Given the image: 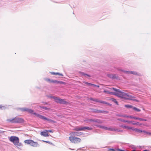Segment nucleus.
<instances>
[{
  "instance_id": "nucleus-1",
  "label": "nucleus",
  "mask_w": 151,
  "mask_h": 151,
  "mask_svg": "<svg viewBox=\"0 0 151 151\" xmlns=\"http://www.w3.org/2000/svg\"><path fill=\"white\" fill-rule=\"evenodd\" d=\"M107 89L108 90H110V91L112 92L113 91H114V92H113V93H118V94L117 95H115L119 97L126 99L132 100L134 101L137 102L138 101V100L134 99L135 98L134 96L129 95L128 93L120 91L118 89H117L114 88H108Z\"/></svg>"
},
{
  "instance_id": "nucleus-2",
  "label": "nucleus",
  "mask_w": 151,
  "mask_h": 151,
  "mask_svg": "<svg viewBox=\"0 0 151 151\" xmlns=\"http://www.w3.org/2000/svg\"><path fill=\"white\" fill-rule=\"evenodd\" d=\"M9 139L14 145L17 146V147L22 145V144L19 142V138L17 137L14 136H11L9 138Z\"/></svg>"
},
{
  "instance_id": "nucleus-3",
  "label": "nucleus",
  "mask_w": 151,
  "mask_h": 151,
  "mask_svg": "<svg viewBox=\"0 0 151 151\" xmlns=\"http://www.w3.org/2000/svg\"><path fill=\"white\" fill-rule=\"evenodd\" d=\"M7 121L9 122L15 123H20L24 122L23 119L17 117L12 119H7Z\"/></svg>"
},
{
  "instance_id": "nucleus-4",
  "label": "nucleus",
  "mask_w": 151,
  "mask_h": 151,
  "mask_svg": "<svg viewBox=\"0 0 151 151\" xmlns=\"http://www.w3.org/2000/svg\"><path fill=\"white\" fill-rule=\"evenodd\" d=\"M69 139L72 143H78L81 142V139L80 138L71 136L69 137Z\"/></svg>"
},
{
  "instance_id": "nucleus-5",
  "label": "nucleus",
  "mask_w": 151,
  "mask_h": 151,
  "mask_svg": "<svg viewBox=\"0 0 151 151\" xmlns=\"http://www.w3.org/2000/svg\"><path fill=\"white\" fill-rule=\"evenodd\" d=\"M117 70L118 71H119L123 72L124 73L127 74H134L135 75H140L139 73H138L135 71H125L120 68H117Z\"/></svg>"
},
{
  "instance_id": "nucleus-6",
  "label": "nucleus",
  "mask_w": 151,
  "mask_h": 151,
  "mask_svg": "<svg viewBox=\"0 0 151 151\" xmlns=\"http://www.w3.org/2000/svg\"><path fill=\"white\" fill-rule=\"evenodd\" d=\"M52 98L55 100V101L60 104H67L68 102L64 100L63 99H62L59 98H57L55 96H53Z\"/></svg>"
},
{
  "instance_id": "nucleus-7",
  "label": "nucleus",
  "mask_w": 151,
  "mask_h": 151,
  "mask_svg": "<svg viewBox=\"0 0 151 151\" xmlns=\"http://www.w3.org/2000/svg\"><path fill=\"white\" fill-rule=\"evenodd\" d=\"M85 121L87 122V123H90L91 122H96L99 123H101L103 122L101 121L99 119H87Z\"/></svg>"
},
{
  "instance_id": "nucleus-8",
  "label": "nucleus",
  "mask_w": 151,
  "mask_h": 151,
  "mask_svg": "<svg viewBox=\"0 0 151 151\" xmlns=\"http://www.w3.org/2000/svg\"><path fill=\"white\" fill-rule=\"evenodd\" d=\"M92 129L91 127H76L74 129V130L76 131H83L85 129H87L89 130H91Z\"/></svg>"
},
{
  "instance_id": "nucleus-9",
  "label": "nucleus",
  "mask_w": 151,
  "mask_h": 151,
  "mask_svg": "<svg viewBox=\"0 0 151 151\" xmlns=\"http://www.w3.org/2000/svg\"><path fill=\"white\" fill-rule=\"evenodd\" d=\"M19 109L22 111H26L31 114H33L34 115V113H35L34 112L33 110L28 108H20Z\"/></svg>"
},
{
  "instance_id": "nucleus-10",
  "label": "nucleus",
  "mask_w": 151,
  "mask_h": 151,
  "mask_svg": "<svg viewBox=\"0 0 151 151\" xmlns=\"http://www.w3.org/2000/svg\"><path fill=\"white\" fill-rule=\"evenodd\" d=\"M127 118H129L131 119H133L136 120H139L141 121H145L147 120L144 119L140 118L139 117H136L135 116H132L129 115L128 116Z\"/></svg>"
},
{
  "instance_id": "nucleus-11",
  "label": "nucleus",
  "mask_w": 151,
  "mask_h": 151,
  "mask_svg": "<svg viewBox=\"0 0 151 151\" xmlns=\"http://www.w3.org/2000/svg\"><path fill=\"white\" fill-rule=\"evenodd\" d=\"M70 135L73 136H78L81 135V133L79 132H72L70 134Z\"/></svg>"
},
{
  "instance_id": "nucleus-12",
  "label": "nucleus",
  "mask_w": 151,
  "mask_h": 151,
  "mask_svg": "<svg viewBox=\"0 0 151 151\" xmlns=\"http://www.w3.org/2000/svg\"><path fill=\"white\" fill-rule=\"evenodd\" d=\"M103 92L104 93L112 95H117L118 94L116 93H113V92L110 91L108 90V89L104 90Z\"/></svg>"
},
{
  "instance_id": "nucleus-13",
  "label": "nucleus",
  "mask_w": 151,
  "mask_h": 151,
  "mask_svg": "<svg viewBox=\"0 0 151 151\" xmlns=\"http://www.w3.org/2000/svg\"><path fill=\"white\" fill-rule=\"evenodd\" d=\"M34 115H36L37 116L40 118L41 119H43L44 120H45L46 119H47V118L46 117H45V116H44L42 115H40L38 114H37L36 113H34Z\"/></svg>"
},
{
  "instance_id": "nucleus-14",
  "label": "nucleus",
  "mask_w": 151,
  "mask_h": 151,
  "mask_svg": "<svg viewBox=\"0 0 151 151\" xmlns=\"http://www.w3.org/2000/svg\"><path fill=\"white\" fill-rule=\"evenodd\" d=\"M30 145L34 147H37L39 146V145L37 142H34L32 140Z\"/></svg>"
},
{
  "instance_id": "nucleus-15",
  "label": "nucleus",
  "mask_w": 151,
  "mask_h": 151,
  "mask_svg": "<svg viewBox=\"0 0 151 151\" xmlns=\"http://www.w3.org/2000/svg\"><path fill=\"white\" fill-rule=\"evenodd\" d=\"M119 127H121L122 128L124 129H131L132 128V127L126 125H119Z\"/></svg>"
},
{
  "instance_id": "nucleus-16",
  "label": "nucleus",
  "mask_w": 151,
  "mask_h": 151,
  "mask_svg": "<svg viewBox=\"0 0 151 151\" xmlns=\"http://www.w3.org/2000/svg\"><path fill=\"white\" fill-rule=\"evenodd\" d=\"M131 129L137 133H141L143 132V130H141L139 129L133 127H132Z\"/></svg>"
},
{
  "instance_id": "nucleus-17",
  "label": "nucleus",
  "mask_w": 151,
  "mask_h": 151,
  "mask_svg": "<svg viewBox=\"0 0 151 151\" xmlns=\"http://www.w3.org/2000/svg\"><path fill=\"white\" fill-rule=\"evenodd\" d=\"M40 134L41 135L45 137L49 136L46 130L45 131L41 132L40 133Z\"/></svg>"
},
{
  "instance_id": "nucleus-18",
  "label": "nucleus",
  "mask_w": 151,
  "mask_h": 151,
  "mask_svg": "<svg viewBox=\"0 0 151 151\" xmlns=\"http://www.w3.org/2000/svg\"><path fill=\"white\" fill-rule=\"evenodd\" d=\"M128 146L129 147L133 149V150H137V147L134 145L129 144Z\"/></svg>"
},
{
  "instance_id": "nucleus-19",
  "label": "nucleus",
  "mask_w": 151,
  "mask_h": 151,
  "mask_svg": "<svg viewBox=\"0 0 151 151\" xmlns=\"http://www.w3.org/2000/svg\"><path fill=\"white\" fill-rule=\"evenodd\" d=\"M107 76L112 79H114L115 78H116V76L114 75H112L111 74H107Z\"/></svg>"
},
{
  "instance_id": "nucleus-20",
  "label": "nucleus",
  "mask_w": 151,
  "mask_h": 151,
  "mask_svg": "<svg viewBox=\"0 0 151 151\" xmlns=\"http://www.w3.org/2000/svg\"><path fill=\"white\" fill-rule=\"evenodd\" d=\"M79 73H80V74L82 76H87L88 77H90V76L89 75H88V74H85V73H84L83 72H79Z\"/></svg>"
},
{
  "instance_id": "nucleus-21",
  "label": "nucleus",
  "mask_w": 151,
  "mask_h": 151,
  "mask_svg": "<svg viewBox=\"0 0 151 151\" xmlns=\"http://www.w3.org/2000/svg\"><path fill=\"white\" fill-rule=\"evenodd\" d=\"M32 141V140L27 139L25 140L24 142L30 145Z\"/></svg>"
},
{
  "instance_id": "nucleus-22",
  "label": "nucleus",
  "mask_w": 151,
  "mask_h": 151,
  "mask_svg": "<svg viewBox=\"0 0 151 151\" xmlns=\"http://www.w3.org/2000/svg\"><path fill=\"white\" fill-rule=\"evenodd\" d=\"M128 115H122V114H118L116 115V116H118L122 117H125L127 118Z\"/></svg>"
},
{
  "instance_id": "nucleus-23",
  "label": "nucleus",
  "mask_w": 151,
  "mask_h": 151,
  "mask_svg": "<svg viewBox=\"0 0 151 151\" xmlns=\"http://www.w3.org/2000/svg\"><path fill=\"white\" fill-rule=\"evenodd\" d=\"M51 73L53 75H59L61 76H63V75L62 74H61V73H55L54 72H51Z\"/></svg>"
},
{
  "instance_id": "nucleus-24",
  "label": "nucleus",
  "mask_w": 151,
  "mask_h": 151,
  "mask_svg": "<svg viewBox=\"0 0 151 151\" xmlns=\"http://www.w3.org/2000/svg\"><path fill=\"white\" fill-rule=\"evenodd\" d=\"M108 151H119V149H114L109 148L108 149Z\"/></svg>"
},
{
  "instance_id": "nucleus-25",
  "label": "nucleus",
  "mask_w": 151,
  "mask_h": 151,
  "mask_svg": "<svg viewBox=\"0 0 151 151\" xmlns=\"http://www.w3.org/2000/svg\"><path fill=\"white\" fill-rule=\"evenodd\" d=\"M106 130H110L112 131H115V129L114 128H108L107 127V129Z\"/></svg>"
},
{
  "instance_id": "nucleus-26",
  "label": "nucleus",
  "mask_w": 151,
  "mask_h": 151,
  "mask_svg": "<svg viewBox=\"0 0 151 151\" xmlns=\"http://www.w3.org/2000/svg\"><path fill=\"white\" fill-rule=\"evenodd\" d=\"M47 120L49 122H50L55 123L56 122L50 119H48L47 118V119L45 120Z\"/></svg>"
},
{
  "instance_id": "nucleus-27",
  "label": "nucleus",
  "mask_w": 151,
  "mask_h": 151,
  "mask_svg": "<svg viewBox=\"0 0 151 151\" xmlns=\"http://www.w3.org/2000/svg\"><path fill=\"white\" fill-rule=\"evenodd\" d=\"M90 99V100H92V101H93L96 102H98L99 101V100L97 99L91 98Z\"/></svg>"
},
{
  "instance_id": "nucleus-28",
  "label": "nucleus",
  "mask_w": 151,
  "mask_h": 151,
  "mask_svg": "<svg viewBox=\"0 0 151 151\" xmlns=\"http://www.w3.org/2000/svg\"><path fill=\"white\" fill-rule=\"evenodd\" d=\"M40 107L41 108L43 109L47 110H49L50 109L49 108L45 107L43 106H40Z\"/></svg>"
},
{
  "instance_id": "nucleus-29",
  "label": "nucleus",
  "mask_w": 151,
  "mask_h": 151,
  "mask_svg": "<svg viewBox=\"0 0 151 151\" xmlns=\"http://www.w3.org/2000/svg\"><path fill=\"white\" fill-rule=\"evenodd\" d=\"M132 124L134 125H141V124H139V123L137 122H132Z\"/></svg>"
},
{
  "instance_id": "nucleus-30",
  "label": "nucleus",
  "mask_w": 151,
  "mask_h": 151,
  "mask_svg": "<svg viewBox=\"0 0 151 151\" xmlns=\"http://www.w3.org/2000/svg\"><path fill=\"white\" fill-rule=\"evenodd\" d=\"M143 132H144V133L146 134H147L151 136V132H150L143 130Z\"/></svg>"
},
{
  "instance_id": "nucleus-31",
  "label": "nucleus",
  "mask_w": 151,
  "mask_h": 151,
  "mask_svg": "<svg viewBox=\"0 0 151 151\" xmlns=\"http://www.w3.org/2000/svg\"><path fill=\"white\" fill-rule=\"evenodd\" d=\"M124 106L127 108H132V109L133 107L132 106L129 105H125Z\"/></svg>"
},
{
  "instance_id": "nucleus-32",
  "label": "nucleus",
  "mask_w": 151,
  "mask_h": 151,
  "mask_svg": "<svg viewBox=\"0 0 151 151\" xmlns=\"http://www.w3.org/2000/svg\"><path fill=\"white\" fill-rule=\"evenodd\" d=\"M98 127H99V128H102V129H105V130H106V129H107L106 127H104V126H103L99 125V126H98Z\"/></svg>"
},
{
  "instance_id": "nucleus-33",
  "label": "nucleus",
  "mask_w": 151,
  "mask_h": 151,
  "mask_svg": "<svg viewBox=\"0 0 151 151\" xmlns=\"http://www.w3.org/2000/svg\"><path fill=\"white\" fill-rule=\"evenodd\" d=\"M133 109L137 111H138V112H139L140 111V110L138 109L137 108H136V107H133Z\"/></svg>"
},
{
  "instance_id": "nucleus-34",
  "label": "nucleus",
  "mask_w": 151,
  "mask_h": 151,
  "mask_svg": "<svg viewBox=\"0 0 151 151\" xmlns=\"http://www.w3.org/2000/svg\"><path fill=\"white\" fill-rule=\"evenodd\" d=\"M83 83H85V84H86L88 86H92V84H91V83H88V82H85V81H83Z\"/></svg>"
},
{
  "instance_id": "nucleus-35",
  "label": "nucleus",
  "mask_w": 151,
  "mask_h": 151,
  "mask_svg": "<svg viewBox=\"0 0 151 151\" xmlns=\"http://www.w3.org/2000/svg\"><path fill=\"white\" fill-rule=\"evenodd\" d=\"M111 100L112 101L115 103L116 104H118V102L116 101V99L114 98H112Z\"/></svg>"
},
{
  "instance_id": "nucleus-36",
  "label": "nucleus",
  "mask_w": 151,
  "mask_h": 151,
  "mask_svg": "<svg viewBox=\"0 0 151 151\" xmlns=\"http://www.w3.org/2000/svg\"><path fill=\"white\" fill-rule=\"evenodd\" d=\"M117 119L119 120V121L125 122V120H124L123 119L118 118H117Z\"/></svg>"
},
{
  "instance_id": "nucleus-37",
  "label": "nucleus",
  "mask_w": 151,
  "mask_h": 151,
  "mask_svg": "<svg viewBox=\"0 0 151 151\" xmlns=\"http://www.w3.org/2000/svg\"><path fill=\"white\" fill-rule=\"evenodd\" d=\"M98 102L101 103L103 104H107V103H106V102L105 101H100L99 100V101Z\"/></svg>"
},
{
  "instance_id": "nucleus-38",
  "label": "nucleus",
  "mask_w": 151,
  "mask_h": 151,
  "mask_svg": "<svg viewBox=\"0 0 151 151\" xmlns=\"http://www.w3.org/2000/svg\"><path fill=\"white\" fill-rule=\"evenodd\" d=\"M94 111L97 113H100V110H95Z\"/></svg>"
},
{
  "instance_id": "nucleus-39",
  "label": "nucleus",
  "mask_w": 151,
  "mask_h": 151,
  "mask_svg": "<svg viewBox=\"0 0 151 151\" xmlns=\"http://www.w3.org/2000/svg\"><path fill=\"white\" fill-rule=\"evenodd\" d=\"M58 81H57L56 80H52L51 81V82L53 83H58Z\"/></svg>"
},
{
  "instance_id": "nucleus-40",
  "label": "nucleus",
  "mask_w": 151,
  "mask_h": 151,
  "mask_svg": "<svg viewBox=\"0 0 151 151\" xmlns=\"http://www.w3.org/2000/svg\"><path fill=\"white\" fill-rule=\"evenodd\" d=\"M107 112L105 111H104L100 110V113H104V114L106 113Z\"/></svg>"
},
{
  "instance_id": "nucleus-41",
  "label": "nucleus",
  "mask_w": 151,
  "mask_h": 151,
  "mask_svg": "<svg viewBox=\"0 0 151 151\" xmlns=\"http://www.w3.org/2000/svg\"><path fill=\"white\" fill-rule=\"evenodd\" d=\"M58 83H59L61 84H64L65 83L62 81H58Z\"/></svg>"
},
{
  "instance_id": "nucleus-42",
  "label": "nucleus",
  "mask_w": 151,
  "mask_h": 151,
  "mask_svg": "<svg viewBox=\"0 0 151 151\" xmlns=\"http://www.w3.org/2000/svg\"><path fill=\"white\" fill-rule=\"evenodd\" d=\"M115 131H117L118 132H122L123 131L122 130L120 129H115Z\"/></svg>"
},
{
  "instance_id": "nucleus-43",
  "label": "nucleus",
  "mask_w": 151,
  "mask_h": 151,
  "mask_svg": "<svg viewBox=\"0 0 151 151\" xmlns=\"http://www.w3.org/2000/svg\"><path fill=\"white\" fill-rule=\"evenodd\" d=\"M5 109V107L4 106L0 105V109Z\"/></svg>"
},
{
  "instance_id": "nucleus-44",
  "label": "nucleus",
  "mask_w": 151,
  "mask_h": 151,
  "mask_svg": "<svg viewBox=\"0 0 151 151\" xmlns=\"http://www.w3.org/2000/svg\"><path fill=\"white\" fill-rule=\"evenodd\" d=\"M43 141L44 142H45L48 143L49 144H52V143H51V142H49V141H44V140H43Z\"/></svg>"
},
{
  "instance_id": "nucleus-45",
  "label": "nucleus",
  "mask_w": 151,
  "mask_h": 151,
  "mask_svg": "<svg viewBox=\"0 0 151 151\" xmlns=\"http://www.w3.org/2000/svg\"><path fill=\"white\" fill-rule=\"evenodd\" d=\"M125 122H127L129 123H131L132 124V121H125Z\"/></svg>"
},
{
  "instance_id": "nucleus-46",
  "label": "nucleus",
  "mask_w": 151,
  "mask_h": 151,
  "mask_svg": "<svg viewBox=\"0 0 151 151\" xmlns=\"http://www.w3.org/2000/svg\"><path fill=\"white\" fill-rule=\"evenodd\" d=\"M92 86H95V87H98V88H99V86H98V85H95V84H92Z\"/></svg>"
},
{
  "instance_id": "nucleus-47",
  "label": "nucleus",
  "mask_w": 151,
  "mask_h": 151,
  "mask_svg": "<svg viewBox=\"0 0 151 151\" xmlns=\"http://www.w3.org/2000/svg\"><path fill=\"white\" fill-rule=\"evenodd\" d=\"M46 80L47 81H49V82H51V81H52V80H51L50 79H48V78L46 79Z\"/></svg>"
},
{
  "instance_id": "nucleus-48",
  "label": "nucleus",
  "mask_w": 151,
  "mask_h": 151,
  "mask_svg": "<svg viewBox=\"0 0 151 151\" xmlns=\"http://www.w3.org/2000/svg\"><path fill=\"white\" fill-rule=\"evenodd\" d=\"M46 131L47 132H53L51 130H46Z\"/></svg>"
},
{
  "instance_id": "nucleus-49",
  "label": "nucleus",
  "mask_w": 151,
  "mask_h": 151,
  "mask_svg": "<svg viewBox=\"0 0 151 151\" xmlns=\"http://www.w3.org/2000/svg\"><path fill=\"white\" fill-rule=\"evenodd\" d=\"M119 151H129L127 150H121V149H119Z\"/></svg>"
},
{
  "instance_id": "nucleus-50",
  "label": "nucleus",
  "mask_w": 151,
  "mask_h": 151,
  "mask_svg": "<svg viewBox=\"0 0 151 151\" xmlns=\"http://www.w3.org/2000/svg\"><path fill=\"white\" fill-rule=\"evenodd\" d=\"M143 151H149L147 150H143Z\"/></svg>"
},
{
  "instance_id": "nucleus-51",
  "label": "nucleus",
  "mask_w": 151,
  "mask_h": 151,
  "mask_svg": "<svg viewBox=\"0 0 151 151\" xmlns=\"http://www.w3.org/2000/svg\"><path fill=\"white\" fill-rule=\"evenodd\" d=\"M136 150H133L132 151H135Z\"/></svg>"
}]
</instances>
